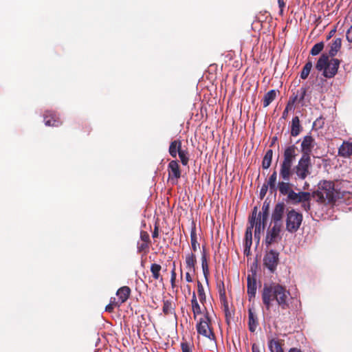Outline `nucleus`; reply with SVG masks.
<instances>
[{
    "label": "nucleus",
    "instance_id": "obj_2",
    "mask_svg": "<svg viewBox=\"0 0 352 352\" xmlns=\"http://www.w3.org/2000/svg\"><path fill=\"white\" fill-rule=\"evenodd\" d=\"M313 198L323 205L334 204L340 197V193L335 188L331 181L322 180L318 185V189L312 192Z\"/></svg>",
    "mask_w": 352,
    "mask_h": 352
},
{
    "label": "nucleus",
    "instance_id": "obj_32",
    "mask_svg": "<svg viewBox=\"0 0 352 352\" xmlns=\"http://www.w3.org/2000/svg\"><path fill=\"white\" fill-rule=\"evenodd\" d=\"M201 267L204 277L206 278V280H208V276L209 275V269L206 258V253L204 248L203 249L201 254Z\"/></svg>",
    "mask_w": 352,
    "mask_h": 352
},
{
    "label": "nucleus",
    "instance_id": "obj_16",
    "mask_svg": "<svg viewBox=\"0 0 352 352\" xmlns=\"http://www.w3.org/2000/svg\"><path fill=\"white\" fill-rule=\"evenodd\" d=\"M248 294L250 298H254L256 293V280L254 275H248L247 278Z\"/></svg>",
    "mask_w": 352,
    "mask_h": 352
},
{
    "label": "nucleus",
    "instance_id": "obj_7",
    "mask_svg": "<svg viewBox=\"0 0 352 352\" xmlns=\"http://www.w3.org/2000/svg\"><path fill=\"white\" fill-rule=\"evenodd\" d=\"M302 214L294 209L288 210L285 219L286 230L290 233L296 232L302 223Z\"/></svg>",
    "mask_w": 352,
    "mask_h": 352
},
{
    "label": "nucleus",
    "instance_id": "obj_31",
    "mask_svg": "<svg viewBox=\"0 0 352 352\" xmlns=\"http://www.w3.org/2000/svg\"><path fill=\"white\" fill-rule=\"evenodd\" d=\"M197 294L201 304L203 305L204 307H206L205 303L206 302V295L204 291V286L199 281L197 282Z\"/></svg>",
    "mask_w": 352,
    "mask_h": 352
},
{
    "label": "nucleus",
    "instance_id": "obj_14",
    "mask_svg": "<svg viewBox=\"0 0 352 352\" xmlns=\"http://www.w3.org/2000/svg\"><path fill=\"white\" fill-rule=\"evenodd\" d=\"M315 146V140L311 135H306L303 138L301 142L300 148L302 155L305 157H310L312 149Z\"/></svg>",
    "mask_w": 352,
    "mask_h": 352
},
{
    "label": "nucleus",
    "instance_id": "obj_40",
    "mask_svg": "<svg viewBox=\"0 0 352 352\" xmlns=\"http://www.w3.org/2000/svg\"><path fill=\"white\" fill-rule=\"evenodd\" d=\"M193 344L186 341L181 342V349L182 352H192Z\"/></svg>",
    "mask_w": 352,
    "mask_h": 352
},
{
    "label": "nucleus",
    "instance_id": "obj_10",
    "mask_svg": "<svg viewBox=\"0 0 352 352\" xmlns=\"http://www.w3.org/2000/svg\"><path fill=\"white\" fill-rule=\"evenodd\" d=\"M285 204L283 202L277 203L272 213V223L283 227V218L285 214Z\"/></svg>",
    "mask_w": 352,
    "mask_h": 352
},
{
    "label": "nucleus",
    "instance_id": "obj_49",
    "mask_svg": "<svg viewBox=\"0 0 352 352\" xmlns=\"http://www.w3.org/2000/svg\"><path fill=\"white\" fill-rule=\"evenodd\" d=\"M109 304L116 307H120L122 303H120L119 300L118 301H116L115 298H111Z\"/></svg>",
    "mask_w": 352,
    "mask_h": 352
},
{
    "label": "nucleus",
    "instance_id": "obj_50",
    "mask_svg": "<svg viewBox=\"0 0 352 352\" xmlns=\"http://www.w3.org/2000/svg\"><path fill=\"white\" fill-rule=\"evenodd\" d=\"M346 39L349 42L352 43V26L346 32Z\"/></svg>",
    "mask_w": 352,
    "mask_h": 352
},
{
    "label": "nucleus",
    "instance_id": "obj_4",
    "mask_svg": "<svg viewBox=\"0 0 352 352\" xmlns=\"http://www.w3.org/2000/svg\"><path fill=\"white\" fill-rule=\"evenodd\" d=\"M340 60L338 58L329 59L327 54H322L316 64V69L322 72V76L327 78H333L338 70Z\"/></svg>",
    "mask_w": 352,
    "mask_h": 352
},
{
    "label": "nucleus",
    "instance_id": "obj_3",
    "mask_svg": "<svg viewBox=\"0 0 352 352\" xmlns=\"http://www.w3.org/2000/svg\"><path fill=\"white\" fill-rule=\"evenodd\" d=\"M297 147L295 145L287 146L283 153V160L280 164L279 177L287 180L292 177V166L297 156Z\"/></svg>",
    "mask_w": 352,
    "mask_h": 352
},
{
    "label": "nucleus",
    "instance_id": "obj_25",
    "mask_svg": "<svg viewBox=\"0 0 352 352\" xmlns=\"http://www.w3.org/2000/svg\"><path fill=\"white\" fill-rule=\"evenodd\" d=\"M302 129L299 118L298 116L294 117L292 120L291 135L294 137L298 135L301 132Z\"/></svg>",
    "mask_w": 352,
    "mask_h": 352
},
{
    "label": "nucleus",
    "instance_id": "obj_59",
    "mask_svg": "<svg viewBox=\"0 0 352 352\" xmlns=\"http://www.w3.org/2000/svg\"><path fill=\"white\" fill-rule=\"evenodd\" d=\"M296 99H297V96H295L294 98L292 100V102L294 103Z\"/></svg>",
    "mask_w": 352,
    "mask_h": 352
},
{
    "label": "nucleus",
    "instance_id": "obj_24",
    "mask_svg": "<svg viewBox=\"0 0 352 352\" xmlns=\"http://www.w3.org/2000/svg\"><path fill=\"white\" fill-rule=\"evenodd\" d=\"M190 302H191L193 316H194V318L195 319L197 318V315H199L202 313L204 314V310L201 309V306L199 305V304L197 301L195 292L192 293V296Z\"/></svg>",
    "mask_w": 352,
    "mask_h": 352
},
{
    "label": "nucleus",
    "instance_id": "obj_9",
    "mask_svg": "<svg viewBox=\"0 0 352 352\" xmlns=\"http://www.w3.org/2000/svg\"><path fill=\"white\" fill-rule=\"evenodd\" d=\"M167 171L168 173V181L172 185L177 184L182 174L179 162L177 160H171L168 164Z\"/></svg>",
    "mask_w": 352,
    "mask_h": 352
},
{
    "label": "nucleus",
    "instance_id": "obj_30",
    "mask_svg": "<svg viewBox=\"0 0 352 352\" xmlns=\"http://www.w3.org/2000/svg\"><path fill=\"white\" fill-rule=\"evenodd\" d=\"M162 270V266L157 263H153L151 265V272L152 273V276L155 280H160L162 282L163 278L160 274V271Z\"/></svg>",
    "mask_w": 352,
    "mask_h": 352
},
{
    "label": "nucleus",
    "instance_id": "obj_12",
    "mask_svg": "<svg viewBox=\"0 0 352 352\" xmlns=\"http://www.w3.org/2000/svg\"><path fill=\"white\" fill-rule=\"evenodd\" d=\"M287 196V201L294 205L302 201L310 200L311 198V194L308 192H296L293 190Z\"/></svg>",
    "mask_w": 352,
    "mask_h": 352
},
{
    "label": "nucleus",
    "instance_id": "obj_27",
    "mask_svg": "<svg viewBox=\"0 0 352 352\" xmlns=\"http://www.w3.org/2000/svg\"><path fill=\"white\" fill-rule=\"evenodd\" d=\"M277 96V91L274 89H272L267 92L263 99V107H268L272 101L274 100Z\"/></svg>",
    "mask_w": 352,
    "mask_h": 352
},
{
    "label": "nucleus",
    "instance_id": "obj_45",
    "mask_svg": "<svg viewBox=\"0 0 352 352\" xmlns=\"http://www.w3.org/2000/svg\"><path fill=\"white\" fill-rule=\"evenodd\" d=\"M292 108V104H291L289 102L287 104L285 109H284L282 115V118L283 119H286L288 116V112L289 110H291Z\"/></svg>",
    "mask_w": 352,
    "mask_h": 352
},
{
    "label": "nucleus",
    "instance_id": "obj_51",
    "mask_svg": "<svg viewBox=\"0 0 352 352\" xmlns=\"http://www.w3.org/2000/svg\"><path fill=\"white\" fill-rule=\"evenodd\" d=\"M299 92L300 94V101L302 100L306 95V93H307V89L305 88V87H302L300 88V89L299 90Z\"/></svg>",
    "mask_w": 352,
    "mask_h": 352
},
{
    "label": "nucleus",
    "instance_id": "obj_21",
    "mask_svg": "<svg viewBox=\"0 0 352 352\" xmlns=\"http://www.w3.org/2000/svg\"><path fill=\"white\" fill-rule=\"evenodd\" d=\"M338 154L344 157H350L352 155V143L344 142L338 149Z\"/></svg>",
    "mask_w": 352,
    "mask_h": 352
},
{
    "label": "nucleus",
    "instance_id": "obj_46",
    "mask_svg": "<svg viewBox=\"0 0 352 352\" xmlns=\"http://www.w3.org/2000/svg\"><path fill=\"white\" fill-rule=\"evenodd\" d=\"M269 186L267 184H264L260 190V196L261 198H263L264 196H265L267 190H268Z\"/></svg>",
    "mask_w": 352,
    "mask_h": 352
},
{
    "label": "nucleus",
    "instance_id": "obj_57",
    "mask_svg": "<svg viewBox=\"0 0 352 352\" xmlns=\"http://www.w3.org/2000/svg\"><path fill=\"white\" fill-rule=\"evenodd\" d=\"M224 311H225L226 317H228V305L227 303H224Z\"/></svg>",
    "mask_w": 352,
    "mask_h": 352
},
{
    "label": "nucleus",
    "instance_id": "obj_37",
    "mask_svg": "<svg viewBox=\"0 0 352 352\" xmlns=\"http://www.w3.org/2000/svg\"><path fill=\"white\" fill-rule=\"evenodd\" d=\"M269 348L271 352H283L280 343L274 340H272L269 342Z\"/></svg>",
    "mask_w": 352,
    "mask_h": 352
},
{
    "label": "nucleus",
    "instance_id": "obj_44",
    "mask_svg": "<svg viewBox=\"0 0 352 352\" xmlns=\"http://www.w3.org/2000/svg\"><path fill=\"white\" fill-rule=\"evenodd\" d=\"M175 279H176V272H175V268L173 267V270L171 271V277H170V283L172 288H174L175 287Z\"/></svg>",
    "mask_w": 352,
    "mask_h": 352
},
{
    "label": "nucleus",
    "instance_id": "obj_29",
    "mask_svg": "<svg viewBox=\"0 0 352 352\" xmlns=\"http://www.w3.org/2000/svg\"><path fill=\"white\" fill-rule=\"evenodd\" d=\"M273 157V151L272 149H268L262 161V167L263 169H267L270 168L272 164Z\"/></svg>",
    "mask_w": 352,
    "mask_h": 352
},
{
    "label": "nucleus",
    "instance_id": "obj_15",
    "mask_svg": "<svg viewBox=\"0 0 352 352\" xmlns=\"http://www.w3.org/2000/svg\"><path fill=\"white\" fill-rule=\"evenodd\" d=\"M258 325V318L254 312V309H248V329L250 332L254 333Z\"/></svg>",
    "mask_w": 352,
    "mask_h": 352
},
{
    "label": "nucleus",
    "instance_id": "obj_47",
    "mask_svg": "<svg viewBox=\"0 0 352 352\" xmlns=\"http://www.w3.org/2000/svg\"><path fill=\"white\" fill-rule=\"evenodd\" d=\"M301 204V206L302 208L305 210V211H308L310 210V203H309V200H307V201H300V202Z\"/></svg>",
    "mask_w": 352,
    "mask_h": 352
},
{
    "label": "nucleus",
    "instance_id": "obj_1",
    "mask_svg": "<svg viewBox=\"0 0 352 352\" xmlns=\"http://www.w3.org/2000/svg\"><path fill=\"white\" fill-rule=\"evenodd\" d=\"M290 292L287 288L276 283L265 284L262 290L261 298L266 309L269 311L273 302H276L282 309L289 307Z\"/></svg>",
    "mask_w": 352,
    "mask_h": 352
},
{
    "label": "nucleus",
    "instance_id": "obj_23",
    "mask_svg": "<svg viewBox=\"0 0 352 352\" xmlns=\"http://www.w3.org/2000/svg\"><path fill=\"white\" fill-rule=\"evenodd\" d=\"M270 202L265 200L262 206V212L258 213V219H261L263 223V230L265 229L267 219L269 215Z\"/></svg>",
    "mask_w": 352,
    "mask_h": 352
},
{
    "label": "nucleus",
    "instance_id": "obj_26",
    "mask_svg": "<svg viewBox=\"0 0 352 352\" xmlns=\"http://www.w3.org/2000/svg\"><path fill=\"white\" fill-rule=\"evenodd\" d=\"M175 305L174 302L170 300H163L162 311L164 315L168 316L170 314H175Z\"/></svg>",
    "mask_w": 352,
    "mask_h": 352
},
{
    "label": "nucleus",
    "instance_id": "obj_43",
    "mask_svg": "<svg viewBox=\"0 0 352 352\" xmlns=\"http://www.w3.org/2000/svg\"><path fill=\"white\" fill-rule=\"evenodd\" d=\"M140 239L143 242L151 243L150 236L147 232L142 230L140 232Z\"/></svg>",
    "mask_w": 352,
    "mask_h": 352
},
{
    "label": "nucleus",
    "instance_id": "obj_58",
    "mask_svg": "<svg viewBox=\"0 0 352 352\" xmlns=\"http://www.w3.org/2000/svg\"><path fill=\"white\" fill-rule=\"evenodd\" d=\"M289 352H302L300 349H298L296 348H292L291 349Z\"/></svg>",
    "mask_w": 352,
    "mask_h": 352
},
{
    "label": "nucleus",
    "instance_id": "obj_38",
    "mask_svg": "<svg viewBox=\"0 0 352 352\" xmlns=\"http://www.w3.org/2000/svg\"><path fill=\"white\" fill-rule=\"evenodd\" d=\"M324 44L323 42H320L315 44L311 49L310 54L312 56H316L319 54L324 49Z\"/></svg>",
    "mask_w": 352,
    "mask_h": 352
},
{
    "label": "nucleus",
    "instance_id": "obj_36",
    "mask_svg": "<svg viewBox=\"0 0 352 352\" xmlns=\"http://www.w3.org/2000/svg\"><path fill=\"white\" fill-rule=\"evenodd\" d=\"M177 155H179L182 164L184 166H186L188 164L190 157L188 150L182 149V151H180V152H179Z\"/></svg>",
    "mask_w": 352,
    "mask_h": 352
},
{
    "label": "nucleus",
    "instance_id": "obj_28",
    "mask_svg": "<svg viewBox=\"0 0 352 352\" xmlns=\"http://www.w3.org/2000/svg\"><path fill=\"white\" fill-rule=\"evenodd\" d=\"M190 242L192 250L195 252L199 248V243L197 241V236L195 225L192 227L190 231Z\"/></svg>",
    "mask_w": 352,
    "mask_h": 352
},
{
    "label": "nucleus",
    "instance_id": "obj_48",
    "mask_svg": "<svg viewBox=\"0 0 352 352\" xmlns=\"http://www.w3.org/2000/svg\"><path fill=\"white\" fill-rule=\"evenodd\" d=\"M278 7L280 8V14L283 15V9L285 7V0H278Z\"/></svg>",
    "mask_w": 352,
    "mask_h": 352
},
{
    "label": "nucleus",
    "instance_id": "obj_20",
    "mask_svg": "<svg viewBox=\"0 0 352 352\" xmlns=\"http://www.w3.org/2000/svg\"><path fill=\"white\" fill-rule=\"evenodd\" d=\"M291 179H289L287 180H283L282 179L281 182H279L277 184L276 189H278L280 192V193L283 195H287L292 189V184L289 183Z\"/></svg>",
    "mask_w": 352,
    "mask_h": 352
},
{
    "label": "nucleus",
    "instance_id": "obj_35",
    "mask_svg": "<svg viewBox=\"0 0 352 352\" xmlns=\"http://www.w3.org/2000/svg\"><path fill=\"white\" fill-rule=\"evenodd\" d=\"M313 67L312 62L310 60H308L305 66L302 68V70L300 73V78L303 80H305L307 78L311 68Z\"/></svg>",
    "mask_w": 352,
    "mask_h": 352
},
{
    "label": "nucleus",
    "instance_id": "obj_19",
    "mask_svg": "<svg viewBox=\"0 0 352 352\" xmlns=\"http://www.w3.org/2000/svg\"><path fill=\"white\" fill-rule=\"evenodd\" d=\"M182 144L180 140H175L170 143L168 153L172 157L175 158L179 152L182 150Z\"/></svg>",
    "mask_w": 352,
    "mask_h": 352
},
{
    "label": "nucleus",
    "instance_id": "obj_56",
    "mask_svg": "<svg viewBox=\"0 0 352 352\" xmlns=\"http://www.w3.org/2000/svg\"><path fill=\"white\" fill-rule=\"evenodd\" d=\"M336 29L331 30L327 36V39H329L331 37H332L334 35V34L336 33Z\"/></svg>",
    "mask_w": 352,
    "mask_h": 352
},
{
    "label": "nucleus",
    "instance_id": "obj_54",
    "mask_svg": "<svg viewBox=\"0 0 352 352\" xmlns=\"http://www.w3.org/2000/svg\"><path fill=\"white\" fill-rule=\"evenodd\" d=\"M252 352H262L259 346L256 344H253L252 346Z\"/></svg>",
    "mask_w": 352,
    "mask_h": 352
},
{
    "label": "nucleus",
    "instance_id": "obj_53",
    "mask_svg": "<svg viewBox=\"0 0 352 352\" xmlns=\"http://www.w3.org/2000/svg\"><path fill=\"white\" fill-rule=\"evenodd\" d=\"M114 307L112 305H107L105 307V311L109 313H112L113 311Z\"/></svg>",
    "mask_w": 352,
    "mask_h": 352
},
{
    "label": "nucleus",
    "instance_id": "obj_8",
    "mask_svg": "<svg viewBox=\"0 0 352 352\" xmlns=\"http://www.w3.org/2000/svg\"><path fill=\"white\" fill-rule=\"evenodd\" d=\"M279 263V253L274 250L267 252L263 258V265L270 271L274 273L276 270Z\"/></svg>",
    "mask_w": 352,
    "mask_h": 352
},
{
    "label": "nucleus",
    "instance_id": "obj_41",
    "mask_svg": "<svg viewBox=\"0 0 352 352\" xmlns=\"http://www.w3.org/2000/svg\"><path fill=\"white\" fill-rule=\"evenodd\" d=\"M256 217H257V207H254V210L252 211V216L249 220L250 226L253 225V226H254V223H256V222L257 221Z\"/></svg>",
    "mask_w": 352,
    "mask_h": 352
},
{
    "label": "nucleus",
    "instance_id": "obj_22",
    "mask_svg": "<svg viewBox=\"0 0 352 352\" xmlns=\"http://www.w3.org/2000/svg\"><path fill=\"white\" fill-rule=\"evenodd\" d=\"M131 294V289L128 286H123L118 289L116 292V295L118 297V300L120 303L125 302L129 298Z\"/></svg>",
    "mask_w": 352,
    "mask_h": 352
},
{
    "label": "nucleus",
    "instance_id": "obj_55",
    "mask_svg": "<svg viewBox=\"0 0 352 352\" xmlns=\"http://www.w3.org/2000/svg\"><path fill=\"white\" fill-rule=\"evenodd\" d=\"M186 280L188 283H191L192 281V277L189 272L186 273Z\"/></svg>",
    "mask_w": 352,
    "mask_h": 352
},
{
    "label": "nucleus",
    "instance_id": "obj_11",
    "mask_svg": "<svg viewBox=\"0 0 352 352\" xmlns=\"http://www.w3.org/2000/svg\"><path fill=\"white\" fill-rule=\"evenodd\" d=\"M282 226L278 225L273 224L272 227L268 229L265 236V244L267 247L277 242L278 239H280V233L282 230Z\"/></svg>",
    "mask_w": 352,
    "mask_h": 352
},
{
    "label": "nucleus",
    "instance_id": "obj_42",
    "mask_svg": "<svg viewBox=\"0 0 352 352\" xmlns=\"http://www.w3.org/2000/svg\"><path fill=\"white\" fill-rule=\"evenodd\" d=\"M149 244L148 243H146V242H142V243H138V250L139 252H146L148 248H149Z\"/></svg>",
    "mask_w": 352,
    "mask_h": 352
},
{
    "label": "nucleus",
    "instance_id": "obj_13",
    "mask_svg": "<svg viewBox=\"0 0 352 352\" xmlns=\"http://www.w3.org/2000/svg\"><path fill=\"white\" fill-rule=\"evenodd\" d=\"M44 122L48 126H58L62 124V122L58 115L53 111H45L43 113Z\"/></svg>",
    "mask_w": 352,
    "mask_h": 352
},
{
    "label": "nucleus",
    "instance_id": "obj_39",
    "mask_svg": "<svg viewBox=\"0 0 352 352\" xmlns=\"http://www.w3.org/2000/svg\"><path fill=\"white\" fill-rule=\"evenodd\" d=\"M254 227H255L254 237L258 238V240H259L261 230L263 229V223L261 219H257V221L256 223H254Z\"/></svg>",
    "mask_w": 352,
    "mask_h": 352
},
{
    "label": "nucleus",
    "instance_id": "obj_18",
    "mask_svg": "<svg viewBox=\"0 0 352 352\" xmlns=\"http://www.w3.org/2000/svg\"><path fill=\"white\" fill-rule=\"evenodd\" d=\"M342 46V40L340 38L334 39L331 44H329V50L327 55L331 58L336 56Z\"/></svg>",
    "mask_w": 352,
    "mask_h": 352
},
{
    "label": "nucleus",
    "instance_id": "obj_6",
    "mask_svg": "<svg viewBox=\"0 0 352 352\" xmlns=\"http://www.w3.org/2000/svg\"><path fill=\"white\" fill-rule=\"evenodd\" d=\"M196 327L199 334L210 340L214 338V334L211 328V319L209 317V313L206 307H204V317L200 318Z\"/></svg>",
    "mask_w": 352,
    "mask_h": 352
},
{
    "label": "nucleus",
    "instance_id": "obj_52",
    "mask_svg": "<svg viewBox=\"0 0 352 352\" xmlns=\"http://www.w3.org/2000/svg\"><path fill=\"white\" fill-rule=\"evenodd\" d=\"M158 226L157 225L155 226L154 230L152 234V236L153 239L158 237Z\"/></svg>",
    "mask_w": 352,
    "mask_h": 352
},
{
    "label": "nucleus",
    "instance_id": "obj_17",
    "mask_svg": "<svg viewBox=\"0 0 352 352\" xmlns=\"http://www.w3.org/2000/svg\"><path fill=\"white\" fill-rule=\"evenodd\" d=\"M253 228H254L253 225L249 226L245 230L244 252L247 254L249 253V252L250 250V248L252 244V230H253Z\"/></svg>",
    "mask_w": 352,
    "mask_h": 352
},
{
    "label": "nucleus",
    "instance_id": "obj_34",
    "mask_svg": "<svg viewBox=\"0 0 352 352\" xmlns=\"http://www.w3.org/2000/svg\"><path fill=\"white\" fill-rule=\"evenodd\" d=\"M196 263L197 259L194 253H190L186 255V264L188 268L192 269L194 270Z\"/></svg>",
    "mask_w": 352,
    "mask_h": 352
},
{
    "label": "nucleus",
    "instance_id": "obj_5",
    "mask_svg": "<svg viewBox=\"0 0 352 352\" xmlns=\"http://www.w3.org/2000/svg\"><path fill=\"white\" fill-rule=\"evenodd\" d=\"M311 157L301 156L297 165L292 166V175H296V179L304 180L311 174Z\"/></svg>",
    "mask_w": 352,
    "mask_h": 352
},
{
    "label": "nucleus",
    "instance_id": "obj_33",
    "mask_svg": "<svg viewBox=\"0 0 352 352\" xmlns=\"http://www.w3.org/2000/svg\"><path fill=\"white\" fill-rule=\"evenodd\" d=\"M276 180H277V173L274 170L272 174L269 177V179L267 182V184L269 186V188L271 192H274L276 190Z\"/></svg>",
    "mask_w": 352,
    "mask_h": 352
}]
</instances>
